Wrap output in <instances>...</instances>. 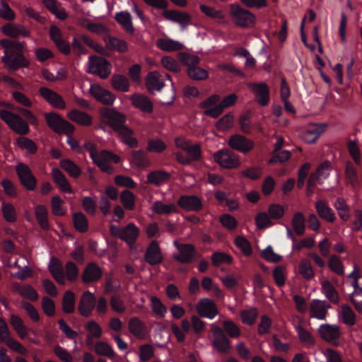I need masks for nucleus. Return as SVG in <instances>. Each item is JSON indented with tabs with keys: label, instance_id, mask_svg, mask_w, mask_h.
<instances>
[{
	"label": "nucleus",
	"instance_id": "nucleus-32",
	"mask_svg": "<svg viewBox=\"0 0 362 362\" xmlns=\"http://www.w3.org/2000/svg\"><path fill=\"white\" fill-rule=\"evenodd\" d=\"M116 132L118 134L122 142L128 145L131 148H136L138 146L137 139L133 136L134 131L126 125L118 129Z\"/></svg>",
	"mask_w": 362,
	"mask_h": 362
},
{
	"label": "nucleus",
	"instance_id": "nucleus-44",
	"mask_svg": "<svg viewBox=\"0 0 362 362\" xmlns=\"http://www.w3.org/2000/svg\"><path fill=\"white\" fill-rule=\"evenodd\" d=\"M152 210L157 214H170L178 212L177 206L173 203H163L161 201H156L153 203Z\"/></svg>",
	"mask_w": 362,
	"mask_h": 362
},
{
	"label": "nucleus",
	"instance_id": "nucleus-45",
	"mask_svg": "<svg viewBox=\"0 0 362 362\" xmlns=\"http://www.w3.org/2000/svg\"><path fill=\"white\" fill-rule=\"evenodd\" d=\"M331 170V163L329 161H325L321 163L316 169V171L310 176H314V180L319 184H322L323 181L329 177Z\"/></svg>",
	"mask_w": 362,
	"mask_h": 362
},
{
	"label": "nucleus",
	"instance_id": "nucleus-47",
	"mask_svg": "<svg viewBox=\"0 0 362 362\" xmlns=\"http://www.w3.org/2000/svg\"><path fill=\"white\" fill-rule=\"evenodd\" d=\"M46 8L59 19L64 20L67 17L65 9L55 0H43Z\"/></svg>",
	"mask_w": 362,
	"mask_h": 362
},
{
	"label": "nucleus",
	"instance_id": "nucleus-12",
	"mask_svg": "<svg viewBox=\"0 0 362 362\" xmlns=\"http://www.w3.org/2000/svg\"><path fill=\"white\" fill-rule=\"evenodd\" d=\"M317 333L320 337L327 343L333 345L339 344L341 331L337 325L329 323L322 324L317 328Z\"/></svg>",
	"mask_w": 362,
	"mask_h": 362
},
{
	"label": "nucleus",
	"instance_id": "nucleus-7",
	"mask_svg": "<svg viewBox=\"0 0 362 362\" xmlns=\"http://www.w3.org/2000/svg\"><path fill=\"white\" fill-rule=\"evenodd\" d=\"M112 66L107 59L97 56H90L88 59V73L99 76L101 78H107L111 73Z\"/></svg>",
	"mask_w": 362,
	"mask_h": 362
},
{
	"label": "nucleus",
	"instance_id": "nucleus-9",
	"mask_svg": "<svg viewBox=\"0 0 362 362\" xmlns=\"http://www.w3.org/2000/svg\"><path fill=\"white\" fill-rule=\"evenodd\" d=\"M100 113L103 122L108 124L115 132L124 126L127 120L124 115L112 108L103 107Z\"/></svg>",
	"mask_w": 362,
	"mask_h": 362
},
{
	"label": "nucleus",
	"instance_id": "nucleus-35",
	"mask_svg": "<svg viewBox=\"0 0 362 362\" xmlns=\"http://www.w3.org/2000/svg\"><path fill=\"white\" fill-rule=\"evenodd\" d=\"M146 87L150 93L160 90L164 86L161 76L156 71L151 72L146 77Z\"/></svg>",
	"mask_w": 362,
	"mask_h": 362
},
{
	"label": "nucleus",
	"instance_id": "nucleus-2",
	"mask_svg": "<svg viewBox=\"0 0 362 362\" xmlns=\"http://www.w3.org/2000/svg\"><path fill=\"white\" fill-rule=\"evenodd\" d=\"M110 233L112 236L119 238L126 243L130 249H133L139 236L140 230L134 223H129L124 227L111 225Z\"/></svg>",
	"mask_w": 362,
	"mask_h": 362
},
{
	"label": "nucleus",
	"instance_id": "nucleus-31",
	"mask_svg": "<svg viewBox=\"0 0 362 362\" xmlns=\"http://www.w3.org/2000/svg\"><path fill=\"white\" fill-rule=\"evenodd\" d=\"M68 117L73 122L84 127H89L92 124V117L85 112L78 110H72L67 114Z\"/></svg>",
	"mask_w": 362,
	"mask_h": 362
},
{
	"label": "nucleus",
	"instance_id": "nucleus-10",
	"mask_svg": "<svg viewBox=\"0 0 362 362\" xmlns=\"http://www.w3.org/2000/svg\"><path fill=\"white\" fill-rule=\"evenodd\" d=\"M177 252L173 254V258L182 264H190L197 259V251L192 244L179 243L177 240L173 242Z\"/></svg>",
	"mask_w": 362,
	"mask_h": 362
},
{
	"label": "nucleus",
	"instance_id": "nucleus-8",
	"mask_svg": "<svg viewBox=\"0 0 362 362\" xmlns=\"http://www.w3.org/2000/svg\"><path fill=\"white\" fill-rule=\"evenodd\" d=\"M214 160L222 168L232 169L238 168L241 163L239 156L228 149H221L213 155Z\"/></svg>",
	"mask_w": 362,
	"mask_h": 362
},
{
	"label": "nucleus",
	"instance_id": "nucleus-13",
	"mask_svg": "<svg viewBox=\"0 0 362 362\" xmlns=\"http://www.w3.org/2000/svg\"><path fill=\"white\" fill-rule=\"evenodd\" d=\"M17 175L21 185L28 190H34L37 186V180L33 175L28 165L19 163L16 167Z\"/></svg>",
	"mask_w": 362,
	"mask_h": 362
},
{
	"label": "nucleus",
	"instance_id": "nucleus-61",
	"mask_svg": "<svg viewBox=\"0 0 362 362\" xmlns=\"http://www.w3.org/2000/svg\"><path fill=\"white\" fill-rule=\"evenodd\" d=\"M219 221L223 227L230 231L235 230L238 227V221L236 218L228 214L221 215L219 218Z\"/></svg>",
	"mask_w": 362,
	"mask_h": 362
},
{
	"label": "nucleus",
	"instance_id": "nucleus-40",
	"mask_svg": "<svg viewBox=\"0 0 362 362\" xmlns=\"http://www.w3.org/2000/svg\"><path fill=\"white\" fill-rule=\"evenodd\" d=\"M115 18L121 27L128 33L133 34L134 28L132 24V16L127 11H121L115 14Z\"/></svg>",
	"mask_w": 362,
	"mask_h": 362
},
{
	"label": "nucleus",
	"instance_id": "nucleus-37",
	"mask_svg": "<svg viewBox=\"0 0 362 362\" xmlns=\"http://www.w3.org/2000/svg\"><path fill=\"white\" fill-rule=\"evenodd\" d=\"M339 317L346 326L352 327L356 323V313L352 308L346 304H342L340 306Z\"/></svg>",
	"mask_w": 362,
	"mask_h": 362
},
{
	"label": "nucleus",
	"instance_id": "nucleus-62",
	"mask_svg": "<svg viewBox=\"0 0 362 362\" xmlns=\"http://www.w3.org/2000/svg\"><path fill=\"white\" fill-rule=\"evenodd\" d=\"M120 200L124 208L129 210H133L135 206V196L129 191L124 190L121 193Z\"/></svg>",
	"mask_w": 362,
	"mask_h": 362
},
{
	"label": "nucleus",
	"instance_id": "nucleus-20",
	"mask_svg": "<svg viewBox=\"0 0 362 362\" xmlns=\"http://www.w3.org/2000/svg\"><path fill=\"white\" fill-rule=\"evenodd\" d=\"M90 93L98 101L105 105H110L115 100V96L111 92L97 84L90 86Z\"/></svg>",
	"mask_w": 362,
	"mask_h": 362
},
{
	"label": "nucleus",
	"instance_id": "nucleus-24",
	"mask_svg": "<svg viewBox=\"0 0 362 362\" xmlns=\"http://www.w3.org/2000/svg\"><path fill=\"white\" fill-rule=\"evenodd\" d=\"M102 274V269L95 262H90L85 267L81 279L85 284H89L98 281Z\"/></svg>",
	"mask_w": 362,
	"mask_h": 362
},
{
	"label": "nucleus",
	"instance_id": "nucleus-30",
	"mask_svg": "<svg viewBox=\"0 0 362 362\" xmlns=\"http://www.w3.org/2000/svg\"><path fill=\"white\" fill-rule=\"evenodd\" d=\"M315 209L318 215L324 220L333 223L336 220L334 211L329 207L327 202L319 200L315 203Z\"/></svg>",
	"mask_w": 362,
	"mask_h": 362
},
{
	"label": "nucleus",
	"instance_id": "nucleus-17",
	"mask_svg": "<svg viewBox=\"0 0 362 362\" xmlns=\"http://www.w3.org/2000/svg\"><path fill=\"white\" fill-rule=\"evenodd\" d=\"M196 310L200 317L210 320L214 319L218 314L216 303L207 298H202L198 301Z\"/></svg>",
	"mask_w": 362,
	"mask_h": 362
},
{
	"label": "nucleus",
	"instance_id": "nucleus-51",
	"mask_svg": "<svg viewBox=\"0 0 362 362\" xmlns=\"http://www.w3.org/2000/svg\"><path fill=\"white\" fill-rule=\"evenodd\" d=\"M291 224L293 230L298 235H302L305 233V216L302 212H296L294 214L291 220Z\"/></svg>",
	"mask_w": 362,
	"mask_h": 362
},
{
	"label": "nucleus",
	"instance_id": "nucleus-53",
	"mask_svg": "<svg viewBox=\"0 0 362 362\" xmlns=\"http://www.w3.org/2000/svg\"><path fill=\"white\" fill-rule=\"evenodd\" d=\"M1 211L3 217L6 221L9 223H13L16 221L17 213L13 204L3 201L1 203Z\"/></svg>",
	"mask_w": 362,
	"mask_h": 362
},
{
	"label": "nucleus",
	"instance_id": "nucleus-55",
	"mask_svg": "<svg viewBox=\"0 0 362 362\" xmlns=\"http://www.w3.org/2000/svg\"><path fill=\"white\" fill-rule=\"evenodd\" d=\"M16 145L21 150H26L30 153H35L37 151V146L35 143L29 138L20 136L15 142Z\"/></svg>",
	"mask_w": 362,
	"mask_h": 362
},
{
	"label": "nucleus",
	"instance_id": "nucleus-38",
	"mask_svg": "<svg viewBox=\"0 0 362 362\" xmlns=\"http://www.w3.org/2000/svg\"><path fill=\"white\" fill-rule=\"evenodd\" d=\"M133 105L143 112H151L153 105L151 100L147 96L142 95H134L131 98Z\"/></svg>",
	"mask_w": 362,
	"mask_h": 362
},
{
	"label": "nucleus",
	"instance_id": "nucleus-26",
	"mask_svg": "<svg viewBox=\"0 0 362 362\" xmlns=\"http://www.w3.org/2000/svg\"><path fill=\"white\" fill-rule=\"evenodd\" d=\"M128 329L138 339H144L147 334L145 323L137 317H132L129 320Z\"/></svg>",
	"mask_w": 362,
	"mask_h": 362
},
{
	"label": "nucleus",
	"instance_id": "nucleus-1",
	"mask_svg": "<svg viewBox=\"0 0 362 362\" xmlns=\"http://www.w3.org/2000/svg\"><path fill=\"white\" fill-rule=\"evenodd\" d=\"M0 44L4 48L2 62L8 69L17 70L29 65V62L23 55L24 42L3 39L0 40Z\"/></svg>",
	"mask_w": 362,
	"mask_h": 362
},
{
	"label": "nucleus",
	"instance_id": "nucleus-57",
	"mask_svg": "<svg viewBox=\"0 0 362 362\" xmlns=\"http://www.w3.org/2000/svg\"><path fill=\"white\" fill-rule=\"evenodd\" d=\"M52 212L55 216H64L66 213V207L64 205V200L56 195L51 200Z\"/></svg>",
	"mask_w": 362,
	"mask_h": 362
},
{
	"label": "nucleus",
	"instance_id": "nucleus-49",
	"mask_svg": "<svg viewBox=\"0 0 362 362\" xmlns=\"http://www.w3.org/2000/svg\"><path fill=\"white\" fill-rule=\"evenodd\" d=\"M293 317L299 321L298 324L296 326V329L300 340L308 345H313L315 344V338L309 331L303 327L300 324L301 319L298 316Z\"/></svg>",
	"mask_w": 362,
	"mask_h": 362
},
{
	"label": "nucleus",
	"instance_id": "nucleus-63",
	"mask_svg": "<svg viewBox=\"0 0 362 362\" xmlns=\"http://www.w3.org/2000/svg\"><path fill=\"white\" fill-rule=\"evenodd\" d=\"M188 76L197 81L204 80L209 77V74L204 69L198 67L197 65L187 69Z\"/></svg>",
	"mask_w": 362,
	"mask_h": 362
},
{
	"label": "nucleus",
	"instance_id": "nucleus-41",
	"mask_svg": "<svg viewBox=\"0 0 362 362\" xmlns=\"http://www.w3.org/2000/svg\"><path fill=\"white\" fill-rule=\"evenodd\" d=\"M321 291L330 302L334 303L339 302L338 292L329 280L324 279L321 281Z\"/></svg>",
	"mask_w": 362,
	"mask_h": 362
},
{
	"label": "nucleus",
	"instance_id": "nucleus-58",
	"mask_svg": "<svg viewBox=\"0 0 362 362\" xmlns=\"http://www.w3.org/2000/svg\"><path fill=\"white\" fill-rule=\"evenodd\" d=\"M74 309L75 295L71 291H66L62 299V310L65 313H72Z\"/></svg>",
	"mask_w": 362,
	"mask_h": 362
},
{
	"label": "nucleus",
	"instance_id": "nucleus-56",
	"mask_svg": "<svg viewBox=\"0 0 362 362\" xmlns=\"http://www.w3.org/2000/svg\"><path fill=\"white\" fill-rule=\"evenodd\" d=\"M73 223L76 230L81 233H85L88 229V220L81 212H76L73 214Z\"/></svg>",
	"mask_w": 362,
	"mask_h": 362
},
{
	"label": "nucleus",
	"instance_id": "nucleus-21",
	"mask_svg": "<svg viewBox=\"0 0 362 362\" xmlns=\"http://www.w3.org/2000/svg\"><path fill=\"white\" fill-rule=\"evenodd\" d=\"M1 31L5 35L12 38L30 36V30L22 24L6 23L1 28Z\"/></svg>",
	"mask_w": 362,
	"mask_h": 362
},
{
	"label": "nucleus",
	"instance_id": "nucleus-18",
	"mask_svg": "<svg viewBox=\"0 0 362 362\" xmlns=\"http://www.w3.org/2000/svg\"><path fill=\"white\" fill-rule=\"evenodd\" d=\"M247 86L252 90L256 100L260 105L265 106L269 103V90L266 83H249Z\"/></svg>",
	"mask_w": 362,
	"mask_h": 362
},
{
	"label": "nucleus",
	"instance_id": "nucleus-60",
	"mask_svg": "<svg viewBox=\"0 0 362 362\" xmlns=\"http://www.w3.org/2000/svg\"><path fill=\"white\" fill-rule=\"evenodd\" d=\"M110 305L111 309L118 314H122L126 311L124 300L119 295H114L110 298Z\"/></svg>",
	"mask_w": 362,
	"mask_h": 362
},
{
	"label": "nucleus",
	"instance_id": "nucleus-54",
	"mask_svg": "<svg viewBox=\"0 0 362 362\" xmlns=\"http://www.w3.org/2000/svg\"><path fill=\"white\" fill-rule=\"evenodd\" d=\"M111 83L115 89L127 92L129 89V83L127 77L120 74H114L111 78Z\"/></svg>",
	"mask_w": 362,
	"mask_h": 362
},
{
	"label": "nucleus",
	"instance_id": "nucleus-39",
	"mask_svg": "<svg viewBox=\"0 0 362 362\" xmlns=\"http://www.w3.org/2000/svg\"><path fill=\"white\" fill-rule=\"evenodd\" d=\"M78 24L80 26L97 35L105 34L107 32V28L104 24L93 23L88 18H83L79 19Z\"/></svg>",
	"mask_w": 362,
	"mask_h": 362
},
{
	"label": "nucleus",
	"instance_id": "nucleus-14",
	"mask_svg": "<svg viewBox=\"0 0 362 362\" xmlns=\"http://www.w3.org/2000/svg\"><path fill=\"white\" fill-rule=\"evenodd\" d=\"M228 145L232 149L244 154L252 151L255 146V144L252 140L238 134L231 135L229 137L228 140Z\"/></svg>",
	"mask_w": 362,
	"mask_h": 362
},
{
	"label": "nucleus",
	"instance_id": "nucleus-4",
	"mask_svg": "<svg viewBox=\"0 0 362 362\" xmlns=\"http://www.w3.org/2000/svg\"><path fill=\"white\" fill-rule=\"evenodd\" d=\"M230 14L233 22L239 27L252 28L255 25V16L238 4L230 6Z\"/></svg>",
	"mask_w": 362,
	"mask_h": 362
},
{
	"label": "nucleus",
	"instance_id": "nucleus-28",
	"mask_svg": "<svg viewBox=\"0 0 362 362\" xmlns=\"http://www.w3.org/2000/svg\"><path fill=\"white\" fill-rule=\"evenodd\" d=\"M51 174L54 182L58 186L61 192L68 194L73 192L71 186L69 183L64 174L60 170L53 168Z\"/></svg>",
	"mask_w": 362,
	"mask_h": 362
},
{
	"label": "nucleus",
	"instance_id": "nucleus-59",
	"mask_svg": "<svg viewBox=\"0 0 362 362\" xmlns=\"http://www.w3.org/2000/svg\"><path fill=\"white\" fill-rule=\"evenodd\" d=\"M95 351L100 356H104L111 358L115 356V353L112 347L104 341H98L95 344Z\"/></svg>",
	"mask_w": 362,
	"mask_h": 362
},
{
	"label": "nucleus",
	"instance_id": "nucleus-36",
	"mask_svg": "<svg viewBox=\"0 0 362 362\" xmlns=\"http://www.w3.org/2000/svg\"><path fill=\"white\" fill-rule=\"evenodd\" d=\"M170 178V173L164 170H155L147 175V182L156 186L166 183Z\"/></svg>",
	"mask_w": 362,
	"mask_h": 362
},
{
	"label": "nucleus",
	"instance_id": "nucleus-48",
	"mask_svg": "<svg viewBox=\"0 0 362 362\" xmlns=\"http://www.w3.org/2000/svg\"><path fill=\"white\" fill-rule=\"evenodd\" d=\"M14 288L24 298H27L32 301H35L38 298L37 292L29 284H16Z\"/></svg>",
	"mask_w": 362,
	"mask_h": 362
},
{
	"label": "nucleus",
	"instance_id": "nucleus-50",
	"mask_svg": "<svg viewBox=\"0 0 362 362\" xmlns=\"http://www.w3.org/2000/svg\"><path fill=\"white\" fill-rule=\"evenodd\" d=\"M59 165L69 176L74 178L78 177L81 174V168L69 159H62L59 163Z\"/></svg>",
	"mask_w": 362,
	"mask_h": 362
},
{
	"label": "nucleus",
	"instance_id": "nucleus-52",
	"mask_svg": "<svg viewBox=\"0 0 362 362\" xmlns=\"http://www.w3.org/2000/svg\"><path fill=\"white\" fill-rule=\"evenodd\" d=\"M150 301L153 313L161 318L165 317L168 312V309L161 300L158 297L151 296L150 297Z\"/></svg>",
	"mask_w": 362,
	"mask_h": 362
},
{
	"label": "nucleus",
	"instance_id": "nucleus-29",
	"mask_svg": "<svg viewBox=\"0 0 362 362\" xmlns=\"http://www.w3.org/2000/svg\"><path fill=\"white\" fill-rule=\"evenodd\" d=\"M163 15L166 19L178 23L184 28L191 23V17L187 13L167 10L163 13Z\"/></svg>",
	"mask_w": 362,
	"mask_h": 362
},
{
	"label": "nucleus",
	"instance_id": "nucleus-42",
	"mask_svg": "<svg viewBox=\"0 0 362 362\" xmlns=\"http://www.w3.org/2000/svg\"><path fill=\"white\" fill-rule=\"evenodd\" d=\"M35 216L40 226L45 230H48L50 225L48 220V211L47 208L43 205H36L35 206Z\"/></svg>",
	"mask_w": 362,
	"mask_h": 362
},
{
	"label": "nucleus",
	"instance_id": "nucleus-27",
	"mask_svg": "<svg viewBox=\"0 0 362 362\" xmlns=\"http://www.w3.org/2000/svg\"><path fill=\"white\" fill-rule=\"evenodd\" d=\"M323 127L317 124H309L302 134V139L308 144H313L322 134Z\"/></svg>",
	"mask_w": 362,
	"mask_h": 362
},
{
	"label": "nucleus",
	"instance_id": "nucleus-5",
	"mask_svg": "<svg viewBox=\"0 0 362 362\" xmlns=\"http://www.w3.org/2000/svg\"><path fill=\"white\" fill-rule=\"evenodd\" d=\"M0 343L6 344L10 349L18 354H28V349L11 337L8 326L2 317L0 318Z\"/></svg>",
	"mask_w": 362,
	"mask_h": 362
},
{
	"label": "nucleus",
	"instance_id": "nucleus-33",
	"mask_svg": "<svg viewBox=\"0 0 362 362\" xmlns=\"http://www.w3.org/2000/svg\"><path fill=\"white\" fill-rule=\"evenodd\" d=\"M104 41L107 49L115 50L119 52H126L128 50V45L124 40L113 36L106 35Z\"/></svg>",
	"mask_w": 362,
	"mask_h": 362
},
{
	"label": "nucleus",
	"instance_id": "nucleus-43",
	"mask_svg": "<svg viewBox=\"0 0 362 362\" xmlns=\"http://www.w3.org/2000/svg\"><path fill=\"white\" fill-rule=\"evenodd\" d=\"M298 272L305 281H310L315 274L310 261L305 258L300 259Z\"/></svg>",
	"mask_w": 362,
	"mask_h": 362
},
{
	"label": "nucleus",
	"instance_id": "nucleus-46",
	"mask_svg": "<svg viewBox=\"0 0 362 362\" xmlns=\"http://www.w3.org/2000/svg\"><path fill=\"white\" fill-rule=\"evenodd\" d=\"M156 45L160 49L165 52L179 51L183 48V45L178 41L171 39H158Z\"/></svg>",
	"mask_w": 362,
	"mask_h": 362
},
{
	"label": "nucleus",
	"instance_id": "nucleus-23",
	"mask_svg": "<svg viewBox=\"0 0 362 362\" xmlns=\"http://www.w3.org/2000/svg\"><path fill=\"white\" fill-rule=\"evenodd\" d=\"M145 260L151 265H156L162 262L163 255L157 241L150 243L145 253Z\"/></svg>",
	"mask_w": 362,
	"mask_h": 362
},
{
	"label": "nucleus",
	"instance_id": "nucleus-19",
	"mask_svg": "<svg viewBox=\"0 0 362 362\" xmlns=\"http://www.w3.org/2000/svg\"><path fill=\"white\" fill-rule=\"evenodd\" d=\"M177 204L187 211H199L202 207V199L195 195H182L177 200Z\"/></svg>",
	"mask_w": 362,
	"mask_h": 362
},
{
	"label": "nucleus",
	"instance_id": "nucleus-11",
	"mask_svg": "<svg viewBox=\"0 0 362 362\" xmlns=\"http://www.w3.org/2000/svg\"><path fill=\"white\" fill-rule=\"evenodd\" d=\"M93 161L102 171L110 175L113 173L111 164L119 163L120 158L112 151L103 150L98 153Z\"/></svg>",
	"mask_w": 362,
	"mask_h": 362
},
{
	"label": "nucleus",
	"instance_id": "nucleus-25",
	"mask_svg": "<svg viewBox=\"0 0 362 362\" xmlns=\"http://www.w3.org/2000/svg\"><path fill=\"white\" fill-rule=\"evenodd\" d=\"M48 269L58 284L62 285L65 284V274L63 271L62 262L59 259L54 257H51Z\"/></svg>",
	"mask_w": 362,
	"mask_h": 362
},
{
	"label": "nucleus",
	"instance_id": "nucleus-34",
	"mask_svg": "<svg viewBox=\"0 0 362 362\" xmlns=\"http://www.w3.org/2000/svg\"><path fill=\"white\" fill-rule=\"evenodd\" d=\"M10 324L21 339H25L28 335V329L23 320L18 315L11 314L10 315Z\"/></svg>",
	"mask_w": 362,
	"mask_h": 362
},
{
	"label": "nucleus",
	"instance_id": "nucleus-16",
	"mask_svg": "<svg viewBox=\"0 0 362 362\" xmlns=\"http://www.w3.org/2000/svg\"><path fill=\"white\" fill-rule=\"evenodd\" d=\"M40 95L50 105L56 109L64 110L66 108V103L63 98L53 90L42 86L39 88Z\"/></svg>",
	"mask_w": 362,
	"mask_h": 362
},
{
	"label": "nucleus",
	"instance_id": "nucleus-3",
	"mask_svg": "<svg viewBox=\"0 0 362 362\" xmlns=\"http://www.w3.org/2000/svg\"><path fill=\"white\" fill-rule=\"evenodd\" d=\"M0 118L13 132L19 135H26L30 132L28 122L16 113L1 110H0Z\"/></svg>",
	"mask_w": 362,
	"mask_h": 362
},
{
	"label": "nucleus",
	"instance_id": "nucleus-22",
	"mask_svg": "<svg viewBox=\"0 0 362 362\" xmlns=\"http://www.w3.org/2000/svg\"><path fill=\"white\" fill-rule=\"evenodd\" d=\"M95 304V298L93 293L87 291H85L78 303V311L83 317H88L93 310Z\"/></svg>",
	"mask_w": 362,
	"mask_h": 362
},
{
	"label": "nucleus",
	"instance_id": "nucleus-6",
	"mask_svg": "<svg viewBox=\"0 0 362 362\" xmlns=\"http://www.w3.org/2000/svg\"><path fill=\"white\" fill-rule=\"evenodd\" d=\"M48 127L57 134H71L74 132V127L68 121L64 119L59 114L48 112L45 115Z\"/></svg>",
	"mask_w": 362,
	"mask_h": 362
},
{
	"label": "nucleus",
	"instance_id": "nucleus-64",
	"mask_svg": "<svg viewBox=\"0 0 362 362\" xmlns=\"http://www.w3.org/2000/svg\"><path fill=\"white\" fill-rule=\"evenodd\" d=\"M234 122V116L230 114H226L224 116H223L221 119H219L216 124V127L217 129L221 131H226L229 129H230Z\"/></svg>",
	"mask_w": 362,
	"mask_h": 362
},
{
	"label": "nucleus",
	"instance_id": "nucleus-15",
	"mask_svg": "<svg viewBox=\"0 0 362 362\" xmlns=\"http://www.w3.org/2000/svg\"><path fill=\"white\" fill-rule=\"evenodd\" d=\"M331 305L326 300L313 299L309 305V316L318 320H325Z\"/></svg>",
	"mask_w": 362,
	"mask_h": 362
}]
</instances>
